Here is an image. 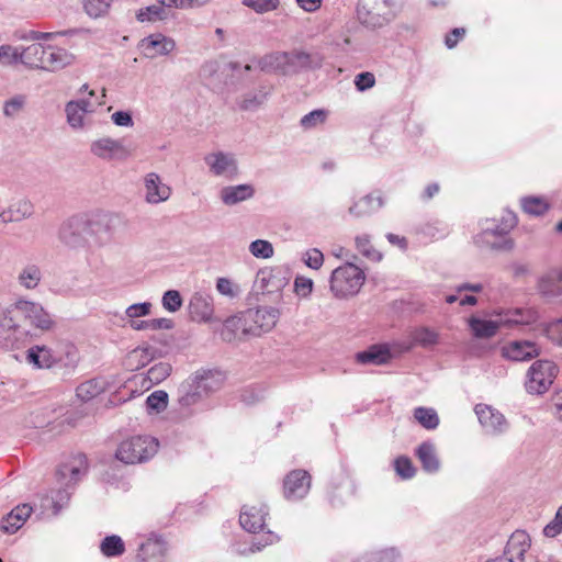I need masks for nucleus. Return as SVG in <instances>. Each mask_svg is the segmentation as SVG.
I'll return each mask as SVG.
<instances>
[{
    "label": "nucleus",
    "mask_w": 562,
    "mask_h": 562,
    "mask_svg": "<svg viewBox=\"0 0 562 562\" xmlns=\"http://www.w3.org/2000/svg\"><path fill=\"white\" fill-rule=\"evenodd\" d=\"M159 442L149 436H134L122 441L115 452L117 460L126 464L143 463L158 451Z\"/></svg>",
    "instance_id": "7ed1b4c3"
},
{
    "label": "nucleus",
    "mask_w": 562,
    "mask_h": 562,
    "mask_svg": "<svg viewBox=\"0 0 562 562\" xmlns=\"http://www.w3.org/2000/svg\"><path fill=\"white\" fill-rule=\"evenodd\" d=\"M74 61V55L56 46H46L43 69L56 71Z\"/></svg>",
    "instance_id": "a878e982"
},
{
    "label": "nucleus",
    "mask_w": 562,
    "mask_h": 562,
    "mask_svg": "<svg viewBox=\"0 0 562 562\" xmlns=\"http://www.w3.org/2000/svg\"><path fill=\"white\" fill-rule=\"evenodd\" d=\"M90 153L108 161H125L132 156V149L122 139L101 137L90 144Z\"/></svg>",
    "instance_id": "9d476101"
},
{
    "label": "nucleus",
    "mask_w": 562,
    "mask_h": 562,
    "mask_svg": "<svg viewBox=\"0 0 562 562\" xmlns=\"http://www.w3.org/2000/svg\"><path fill=\"white\" fill-rule=\"evenodd\" d=\"M286 74L294 75L304 70L318 69L323 65V57L318 53H307L304 50L286 52Z\"/></svg>",
    "instance_id": "4468645a"
},
{
    "label": "nucleus",
    "mask_w": 562,
    "mask_h": 562,
    "mask_svg": "<svg viewBox=\"0 0 562 562\" xmlns=\"http://www.w3.org/2000/svg\"><path fill=\"white\" fill-rule=\"evenodd\" d=\"M251 333H254V329H251L249 321L246 319L245 311L225 321L221 336L225 341H233L236 338L240 339L246 336H251Z\"/></svg>",
    "instance_id": "4be33fe9"
},
{
    "label": "nucleus",
    "mask_w": 562,
    "mask_h": 562,
    "mask_svg": "<svg viewBox=\"0 0 562 562\" xmlns=\"http://www.w3.org/2000/svg\"><path fill=\"white\" fill-rule=\"evenodd\" d=\"M521 206L526 213L536 216L544 214L549 209L547 201L538 196L522 198Z\"/></svg>",
    "instance_id": "8fccbe9b"
},
{
    "label": "nucleus",
    "mask_w": 562,
    "mask_h": 562,
    "mask_svg": "<svg viewBox=\"0 0 562 562\" xmlns=\"http://www.w3.org/2000/svg\"><path fill=\"white\" fill-rule=\"evenodd\" d=\"M286 52H273L260 58L258 66L265 72L286 74Z\"/></svg>",
    "instance_id": "72a5a7b5"
},
{
    "label": "nucleus",
    "mask_w": 562,
    "mask_h": 562,
    "mask_svg": "<svg viewBox=\"0 0 562 562\" xmlns=\"http://www.w3.org/2000/svg\"><path fill=\"white\" fill-rule=\"evenodd\" d=\"M538 293L547 300H554L562 296L560 282L557 279L554 270L542 274L537 282Z\"/></svg>",
    "instance_id": "2f4dec72"
},
{
    "label": "nucleus",
    "mask_w": 562,
    "mask_h": 562,
    "mask_svg": "<svg viewBox=\"0 0 562 562\" xmlns=\"http://www.w3.org/2000/svg\"><path fill=\"white\" fill-rule=\"evenodd\" d=\"M209 172L218 178L233 180L239 175L238 161L235 154L215 150L204 156Z\"/></svg>",
    "instance_id": "6e6552de"
},
{
    "label": "nucleus",
    "mask_w": 562,
    "mask_h": 562,
    "mask_svg": "<svg viewBox=\"0 0 562 562\" xmlns=\"http://www.w3.org/2000/svg\"><path fill=\"white\" fill-rule=\"evenodd\" d=\"M469 326L476 338H491L503 327L499 317L490 321L471 317Z\"/></svg>",
    "instance_id": "c9c22d12"
},
{
    "label": "nucleus",
    "mask_w": 562,
    "mask_h": 562,
    "mask_svg": "<svg viewBox=\"0 0 562 562\" xmlns=\"http://www.w3.org/2000/svg\"><path fill=\"white\" fill-rule=\"evenodd\" d=\"M269 93L270 91L265 87L245 93L239 102V108L243 111H256L267 101Z\"/></svg>",
    "instance_id": "79ce46f5"
},
{
    "label": "nucleus",
    "mask_w": 562,
    "mask_h": 562,
    "mask_svg": "<svg viewBox=\"0 0 562 562\" xmlns=\"http://www.w3.org/2000/svg\"><path fill=\"white\" fill-rule=\"evenodd\" d=\"M531 539L524 530H516L509 537L504 555L508 562H525V553L529 550Z\"/></svg>",
    "instance_id": "aec40b11"
},
{
    "label": "nucleus",
    "mask_w": 562,
    "mask_h": 562,
    "mask_svg": "<svg viewBox=\"0 0 562 562\" xmlns=\"http://www.w3.org/2000/svg\"><path fill=\"white\" fill-rule=\"evenodd\" d=\"M189 380L191 385L205 397L222 387L225 376L218 370H201L191 375Z\"/></svg>",
    "instance_id": "a211bd4d"
},
{
    "label": "nucleus",
    "mask_w": 562,
    "mask_h": 562,
    "mask_svg": "<svg viewBox=\"0 0 562 562\" xmlns=\"http://www.w3.org/2000/svg\"><path fill=\"white\" fill-rule=\"evenodd\" d=\"M356 248L371 261L378 262L382 259V254L371 245L370 236L367 234L356 237Z\"/></svg>",
    "instance_id": "09e8293b"
},
{
    "label": "nucleus",
    "mask_w": 562,
    "mask_h": 562,
    "mask_svg": "<svg viewBox=\"0 0 562 562\" xmlns=\"http://www.w3.org/2000/svg\"><path fill=\"white\" fill-rule=\"evenodd\" d=\"M166 7L159 5H149L145 9H140L137 13V20L139 22H156L162 21L167 19V12L165 10Z\"/></svg>",
    "instance_id": "3c124183"
},
{
    "label": "nucleus",
    "mask_w": 562,
    "mask_h": 562,
    "mask_svg": "<svg viewBox=\"0 0 562 562\" xmlns=\"http://www.w3.org/2000/svg\"><path fill=\"white\" fill-rule=\"evenodd\" d=\"M91 111L92 105L88 100L70 101L66 105L67 121L75 128L81 127L85 114Z\"/></svg>",
    "instance_id": "f704fd0d"
},
{
    "label": "nucleus",
    "mask_w": 562,
    "mask_h": 562,
    "mask_svg": "<svg viewBox=\"0 0 562 562\" xmlns=\"http://www.w3.org/2000/svg\"><path fill=\"white\" fill-rule=\"evenodd\" d=\"M284 281L278 277L273 269H261L257 272L254 286L257 291L272 293L279 291Z\"/></svg>",
    "instance_id": "c756f323"
},
{
    "label": "nucleus",
    "mask_w": 562,
    "mask_h": 562,
    "mask_svg": "<svg viewBox=\"0 0 562 562\" xmlns=\"http://www.w3.org/2000/svg\"><path fill=\"white\" fill-rule=\"evenodd\" d=\"M162 306L170 313L177 312L182 305V297L177 290H168L161 300Z\"/></svg>",
    "instance_id": "e2e57ef3"
},
{
    "label": "nucleus",
    "mask_w": 562,
    "mask_h": 562,
    "mask_svg": "<svg viewBox=\"0 0 562 562\" xmlns=\"http://www.w3.org/2000/svg\"><path fill=\"white\" fill-rule=\"evenodd\" d=\"M26 360L37 369H49L57 363V357L46 346H34L26 351Z\"/></svg>",
    "instance_id": "7c9ffc66"
},
{
    "label": "nucleus",
    "mask_w": 562,
    "mask_h": 562,
    "mask_svg": "<svg viewBox=\"0 0 562 562\" xmlns=\"http://www.w3.org/2000/svg\"><path fill=\"white\" fill-rule=\"evenodd\" d=\"M501 353L510 361H529L540 355V348L530 340H513L502 347Z\"/></svg>",
    "instance_id": "f3484780"
},
{
    "label": "nucleus",
    "mask_w": 562,
    "mask_h": 562,
    "mask_svg": "<svg viewBox=\"0 0 562 562\" xmlns=\"http://www.w3.org/2000/svg\"><path fill=\"white\" fill-rule=\"evenodd\" d=\"M268 510L266 506H244L240 516L239 524L248 532L256 533L260 531L265 526L266 516Z\"/></svg>",
    "instance_id": "b1692460"
},
{
    "label": "nucleus",
    "mask_w": 562,
    "mask_h": 562,
    "mask_svg": "<svg viewBox=\"0 0 562 562\" xmlns=\"http://www.w3.org/2000/svg\"><path fill=\"white\" fill-rule=\"evenodd\" d=\"M166 544L160 539H148L142 543L137 554V562H164Z\"/></svg>",
    "instance_id": "cd10ccee"
},
{
    "label": "nucleus",
    "mask_w": 562,
    "mask_h": 562,
    "mask_svg": "<svg viewBox=\"0 0 562 562\" xmlns=\"http://www.w3.org/2000/svg\"><path fill=\"white\" fill-rule=\"evenodd\" d=\"M69 487L63 486L61 488L52 493L50 499L53 504L54 514H58L61 508L68 503L70 498Z\"/></svg>",
    "instance_id": "338daca9"
},
{
    "label": "nucleus",
    "mask_w": 562,
    "mask_h": 562,
    "mask_svg": "<svg viewBox=\"0 0 562 562\" xmlns=\"http://www.w3.org/2000/svg\"><path fill=\"white\" fill-rule=\"evenodd\" d=\"M411 344L413 346H420L423 348H430L439 342V334L429 327H417L409 333Z\"/></svg>",
    "instance_id": "4c0bfd02"
},
{
    "label": "nucleus",
    "mask_w": 562,
    "mask_h": 562,
    "mask_svg": "<svg viewBox=\"0 0 562 562\" xmlns=\"http://www.w3.org/2000/svg\"><path fill=\"white\" fill-rule=\"evenodd\" d=\"M88 215H74L63 222L58 229L59 241L70 249L87 247L89 241Z\"/></svg>",
    "instance_id": "0eeeda50"
},
{
    "label": "nucleus",
    "mask_w": 562,
    "mask_h": 562,
    "mask_svg": "<svg viewBox=\"0 0 562 562\" xmlns=\"http://www.w3.org/2000/svg\"><path fill=\"white\" fill-rule=\"evenodd\" d=\"M474 413L484 432L490 436H501L509 428L506 417L496 408L487 404H476Z\"/></svg>",
    "instance_id": "9b49d317"
},
{
    "label": "nucleus",
    "mask_w": 562,
    "mask_h": 562,
    "mask_svg": "<svg viewBox=\"0 0 562 562\" xmlns=\"http://www.w3.org/2000/svg\"><path fill=\"white\" fill-rule=\"evenodd\" d=\"M33 214V204L27 200H20L12 204L8 211L0 213V218L4 223L19 222L30 217Z\"/></svg>",
    "instance_id": "ea45409f"
},
{
    "label": "nucleus",
    "mask_w": 562,
    "mask_h": 562,
    "mask_svg": "<svg viewBox=\"0 0 562 562\" xmlns=\"http://www.w3.org/2000/svg\"><path fill=\"white\" fill-rule=\"evenodd\" d=\"M400 558V551L396 548L391 547L380 550L367 560H362L360 562H398Z\"/></svg>",
    "instance_id": "13d9d810"
},
{
    "label": "nucleus",
    "mask_w": 562,
    "mask_h": 562,
    "mask_svg": "<svg viewBox=\"0 0 562 562\" xmlns=\"http://www.w3.org/2000/svg\"><path fill=\"white\" fill-rule=\"evenodd\" d=\"M138 46L146 58L154 59L170 54L176 48V42L161 33H155L140 40Z\"/></svg>",
    "instance_id": "2eb2a0df"
},
{
    "label": "nucleus",
    "mask_w": 562,
    "mask_h": 562,
    "mask_svg": "<svg viewBox=\"0 0 562 562\" xmlns=\"http://www.w3.org/2000/svg\"><path fill=\"white\" fill-rule=\"evenodd\" d=\"M249 251L256 258L268 259L273 256L272 244L263 239L252 241L249 246Z\"/></svg>",
    "instance_id": "bf43d9fd"
},
{
    "label": "nucleus",
    "mask_w": 562,
    "mask_h": 562,
    "mask_svg": "<svg viewBox=\"0 0 562 562\" xmlns=\"http://www.w3.org/2000/svg\"><path fill=\"white\" fill-rule=\"evenodd\" d=\"M384 205V200L380 193L372 192L355 201L348 212L356 218L370 216L378 212Z\"/></svg>",
    "instance_id": "5701e85b"
},
{
    "label": "nucleus",
    "mask_w": 562,
    "mask_h": 562,
    "mask_svg": "<svg viewBox=\"0 0 562 562\" xmlns=\"http://www.w3.org/2000/svg\"><path fill=\"white\" fill-rule=\"evenodd\" d=\"M364 280V272L356 265L347 262L331 272L330 291L339 299L352 296L359 292Z\"/></svg>",
    "instance_id": "20e7f679"
},
{
    "label": "nucleus",
    "mask_w": 562,
    "mask_h": 562,
    "mask_svg": "<svg viewBox=\"0 0 562 562\" xmlns=\"http://www.w3.org/2000/svg\"><path fill=\"white\" fill-rule=\"evenodd\" d=\"M32 507L29 504L18 505L1 521V530L7 533L18 531L30 517Z\"/></svg>",
    "instance_id": "bb28decb"
},
{
    "label": "nucleus",
    "mask_w": 562,
    "mask_h": 562,
    "mask_svg": "<svg viewBox=\"0 0 562 562\" xmlns=\"http://www.w3.org/2000/svg\"><path fill=\"white\" fill-rule=\"evenodd\" d=\"M100 550L108 558L120 557L125 552V544L120 536H106L100 543Z\"/></svg>",
    "instance_id": "a18cd8bd"
},
{
    "label": "nucleus",
    "mask_w": 562,
    "mask_h": 562,
    "mask_svg": "<svg viewBox=\"0 0 562 562\" xmlns=\"http://www.w3.org/2000/svg\"><path fill=\"white\" fill-rule=\"evenodd\" d=\"M144 199L148 204H160L169 200L172 190L156 172H149L144 177Z\"/></svg>",
    "instance_id": "dca6fc26"
},
{
    "label": "nucleus",
    "mask_w": 562,
    "mask_h": 562,
    "mask_svg": "<svg viewBox=\"0 0 562 562\" xmlns=\"http://www.w3.org/2000/svg\"><path fill=\"white\" fill-rule=\"evenodd\" d=\"M391 359V353L387 347L374 345L369 349L358 352L356 355L357 362L361 364L381 366Z\"/></svg>",
    "instance_id": "473e14b6"
},
{
    "label": "nucleus",
    "mask_w": 562,
    "mask_h": 562,
    "mask_svg": "<svg viewBox=\"0 0 562 562\" xmlns=\"http://www.w3.org/2000/svg\"><path fill=\"white\" fill-rule=\"evenodd\" d=\"M279 317V310L271 306H261L246 311V319L249 321L251 329H254L251 336H259L261 333L270 331L276 326Z\"/></svg>",
    "instance_id": "f8f14e48"
},
{
    "label": "nucleus",
    "mask_w": 562,
    "mask_h": 562,
    "mask_svg": "<svg viewBox=\"0 0 562 562\" xmlns=\"http://www.w3.org/2000/svg\"><path fill=\"white\" fill-rule=\"evenodd\" d=\"M114 220V216L110 214H100L94 216L88 215L89 236L101 239L103 234L110 233Z\"/></svg>",
    "instance_id": "58836bf2"
},
{
    "label": "nucleus",
    "mask_w": 562,
    "mask_h": 562,
    "mask_svg": "<svg viewBox=\"0 0 562 562\" xmlns=\"http://www.w3.org/2000/svg\"><path fill=\"white\" fill-rule=\"evenodd\" d=\"M241 3L257 13H266L279 7V0H243Z\"/></svg>",
    "instance_id": "680f3d73"
},
{
    "label": "nucleus",
    "mask_w": 562,
    "mask_h": 562,
    "mask_svg": "<svg viewBox=\"0 0 562 562\" xmlns=\"http://www.w3.org/2000/svg\"><path fill=\"white\" fill-rule=\"evenodd\" d=\"M105 389L106 382L103 379L98 378L81 383L77 387L76 393L81 401L88 402L104 392Z\"/></svg>",
    "instance_id": "a19ab883"
},
{
    "label": "nucleus",
    "mask_w": 562,
    "mask_h": 562,
    "mask_svg": "<svg viewBox=\"0 0 562 562\" xmlns=\"http://www.w3.org/2000/svg\"><path fill=\"white\" fill-rule=\"evenodd\" d=\"M156 355V349L153 347L136 348L130 353V360L136 361V368L147 366Z\"/></svg>",
    "instance_id": "4d7b16f0"
},
{
    "label": "nucleus",
    "mask_w": 562,
    "mask_h": 562,
    "mask_svg": "<svg viewBox=\"0 0 562 562\" xmlns=\"http://www.w3.org/2000/svg\"><path fill=\"white\" fill-rule=\"evenodd\" d=\"M171 366L167 362H159L153 366L148 372L147 378L151 383L158 384L169 376Z\"/></svg>",
    "instance_id": "052dcab7"
},
{
    "label": "nucleus",
    "mask_w": 562,
    "mask_h": 562,
    "mask_svg": "<svg viewBox=\"0 0 562 562\" xmlns=\"http://www.w3.org/2000/svg\"><path fill=\"white\" fill-rule=\"evenodd\" d=\"M88 461L83 453L68 456L57 468L56 479L61 486L74 487L87 473Z\"/></svg>",
    "instance_id": "1a4fd4ad"
},
{
    "label": "nucleus",
    "mask_w": 562,
    "mask_h": 562,
    "mask_svg": "<svg viewBox=\"0 0 562 562\" xmlns=\"http://www.w3.org/2000/svg\"><path fill=\"white\" fill-rule=\"evenodd\" d=\"M188 308L193 322L207 323L214 312L213 299L206 293L196 292L190 299Z\"/></svg>",
    "instance_id": "412c9836"
},
{
    "label": "nucleus",
    "mask_w": 562,
    "mask_h": 562,
    "mask_svg": "<svg viewBox=\"0 0 562 562\" xmlns=\"http://www.w3.org/2000/svg\"><path fill=\"white\" fill-rule=\"evenodd\" d=\"M562 532V505L558 508L554 518L543 528V535L554 538Z\"/></svg>",
    "instance_id": "774afa93"
},
{
    "label": "nucleus",
    "mask_w": 562,
    "mask_h": 562,
    "mask_svg": "<svg viewBox=\"0 0 562 562\" xmlns=\"http://www.w3.org/2000/svg\"><path fill=\"white\" fill-rule=\"evenodd\" d=\"M559 369L550 360H536L527 370L525 389L529 394L542 395L553 384Z\"/></svg>",
    "instance_id": "39448f33"
},
{
    "label": "nucleus",
    "mask_w": 562,
    "mask_h": 562,
    "mask_svg": "<svg viewBox=\"0 0 562 562\" xmlns=\"http://www.w3.org/2000/svg\"><path fill=\"white\" fill-rule=\"evenodd\" d=\"M397 14L394 0L375 1L372 7L359 3L357 16L359 22L369 29H379L389 24Z\"/></svg>",
    "instance_id": "423d86ee"
},
{
    "label": "nucleus",
    "mask_w": 562,
    "mask_h": 562,
    "mask_svg": "<svg viewBox=\"0 0 562 562\" xmlns=\"http://www.w3.org/2000/svg\"><path fill=\"white\" fill-rule=\"evenodd\" d=\"M416 456L420 461L424 471L427 473H437L439 471L440 460L434 443L429 441L420 443L416 449Z\"/></svg>",
    "instance_id": "c85d7f7f"
},
{
    "label": "nucleus",
    "mask_w": 562,
    "mask_h": 562,
    "mask_svg": "<svg viewBox=\"0 0 562 562\" xmlns=\"http://www.w3.org/2000/svg\"><path fill=\"white\" fill-rule=\"evenodd\" d=\"M327 119V111L317 109L302 116L300 125L303 130H312L322 125Z\"/></svg>",
    "instance_id": "864d4df0"
},
{
    "label": "nucleus",
    "mask_w": 562,
    "mask_h": 562,
    "mask_svg": "<svg viewBox=\"0 0 562 562\" xmlns=\"http://www.w3.org/2000/svg\"><path fill=\"white\" fill-rule=\"evenodd\" d=\"M78 361L79 352L74 345H66L63 353L57 357V362H61L69 368H75Z\"/></svg>",
    "instance_id": "69168bd1"
},
{
    "label": "nucleus",
    "mask_w": 562,
    "mask_h": 562,
    "mask_svg": "<svg viewBox=\"0 0 562 562\" xmlns=\"http://www.w3.org/2000/svg\"><path fill=\"white\" fill-rule=\"evenodd\" d=\"M311 488V475L305 470L291 471L283 481L284 496L289 501L304 498Z\"/></svg>",
    "instance_id": "ddd939ff"
},
{
    "label": "nucleus",
    "mask_w": 562,
    "mask_h": 562,
    "mask_svg": "<svg viewBox=\"0 0 562 562\" xmlns=\"http://www.w3.org/2000/svg\"><path fill=\"white\" fill-rule=\"evenodd\" d=\"M355 494V486L352 482L342 476L337 486L334 487L330 495V503L333 506H339L345 503V499L350 498Z\"/></svg>",
    "instance_id": "37998d69"
},
{
    "label": "nucleus",
    "mask_w": 562,
    "mask_h": 562,
    "mask_svg": "<svg viewBox=\"0 0 562 562\" xmlns=\"http://www.w3.org/2000/svg\"><path fill=\"white\" fill-rule=\"evenodd\" d=\"M516 224V215L512 212H507L506 214H504L499 222H497L496 220H486L482 232L474 237V244L480 248L509 250L514 246L512 239L496 241L490 240V237L505 238L504 236L507 235Z\"/></svg>",
    "instance_id": "f03ea898"
},
{
    "label": "nucleus",
    "mask_w": 562,
    "mask_h": 562,
    "mask_svg": "<svg viewBox=\"0 0 562 562\" xmlns=\"http://www.w3.org/2000/svg\"><path fill=\"white\" fill-rule=\"evenodd\" d=\"M203 395L199 392L196 387L191 385V381L186 380L179 387V404L182 407H190L198 402H200Z\"/></svg>",
    "instance_id": "c03bdc74"
},
{
    "label": "nucleus",
    "mask_w": 562,
    "mask_h": 562,
    "mask_svg": "<svg viewBox=\"0 0 562 562\" xmlns=\"http://www.w3.org/2000/svg\"><path fill=\"white\" fill-rule=\"evenodd\" d=\"M162 7L189 10L206 5L210 0H156Z\"/></svg>",
    "instance_id": "6e6d98bb"
},
{
    "label": "nucleus",
    "mask_w": 562,
    "mask_h": 562,
    "mask_svg": "<svg viewBox=\"0 0 562 562\" xmlns=\"http://www.w3.org/2000/svg\"><path fill=\"white\" fill-rule=\"evenodd\" d=\"M255 189L251 184L226 186L220 191V199L227 206L236 205L254 196Z\"/></svg>",
    "instance_id": "393cba45"
},
{
    "label": "nucleus",
    "mask_w": 562,
    "mask_h": 562,
    "mask_svg": "<svg viewBox=\"0 0 562 562\" xmlns=\"http://www.w3.org/2000/svg\"><path fill=\"white\" fill-rule=\"evenodd\" d=\"M8 317L0 325V342L2 348H15L27 338L54 329L53 316L40 304L20 300L8 307Z\"/></svg>",
    "instance_id": "f257e3e1"
},
{
    "label": "nucleus",
    "mask_w": 562,
    "mask_h": 562,
    "mask_svg": "<svg viewBox=\"0 0 562 562\" xmlns=\"http://www.w3.org/2000/svg\"><path fill=\"white\" fill-rule=\"evenodd\" d=\"M494 315L501 318L503 327L512 328L517 325H530L538 321L539 316L533 308H510L495 311Z\"/></svg>",
    "instance_id": "6ab92c4d"
},
{
    "label": "nucleus",
    "mask_w": 562,
    "mask_h": 562,
    "mask_svg": "<svg viewBox=\"0 0 562 562\" xmlns=\"http://www.w3.org/2000/svg\"><path fill=\"white\" fill-rule=\"evenodd\" d=\"M46 46L34 43L23 48L20 54V63L31 68L43 69Z\"/></svg>",
    "instance_id": "e433bc0d"
},
{
    "label": "nucleus",
    "mask_w": 562,
    "mask_h": 562,
    "mask_svg": "<svg viewBox=\"0 0 562 562\" xmlns=\"http://www.w3.org/2000/svg\"><path fill=\"white\" fill-rule=\"evenodd\" d=\"M414 418L426 429H436L439 425V416L431 407H416L414 409Z\"/></svg>",
    "instance_id": "49530a36"
},
{
    "label": "nucleus",
    "mask_w": 562,
    "mask_h": 562,
    "mask_svg": "<svg viewBox=\"0 0 562 562\" xmlns=\"http://www.w3.org/2000/svg\"><path fill=\"white\" fill-rule=\"evenodd\" d=\"M113 0H82L86 13L91 18L104 15Z\"/></svg>",
    "instance_id": "603ef678"
},
{
    "label": "nucleus",
    "mask_w": 562,
    "mask_h": 562,
    "mask_svg": "<svg viewBox=\"0 0 562 562\" xmlns=\"http://www.w3.org/2000/svg\"><path fill=\"white\" fill-rule=\"evenodd\" d=\"M394 468H395L396 473L402 479H405V480L412 479L416 472L412 461L406 457H398L397 459H395Z\"/></svg>",
    "instance_id": "0e129e2a"
},
{
    "label": "nucleus",
    "mask_w": 562,
    "mask_h": 562,
    "mask_svg": "<svg viewBox=\"0 0 562 562\" xmlns=\"http://www.w3.org/2000/svg\"><path fill=\"white\" fill-rule=\"evenodd\" d=\"M168 405V394L165 391H155L146 400V407L149 413H160Z\"/></svg>",
    "instance_id": "5fc2aeb1"
},
{
    "label": "nucleus",
    "mask_w": 562,
    "mask_h": 562,
    "mask_svg": "<svg viewBox=\"0 0 562 562\" xmlns=\"http://www.w3.org/2000/svg\"><path fill=\"white\" fill-rule=\"evenodd\" d=\"M42 279L41 269L36 265H27L19 273V283L26 289H35Z\"/></svg>",
    "instance_id": "de8ad7c7"
}]
</instances>
